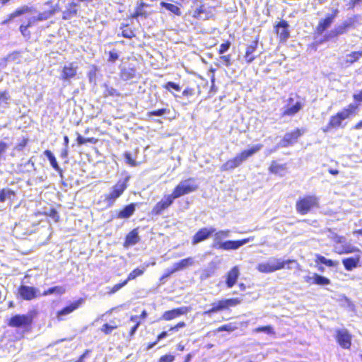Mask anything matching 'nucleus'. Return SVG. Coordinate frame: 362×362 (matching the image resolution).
<instances>
[{
  "instance_id": "f257e3e1",
  "label": "nucleus",
  "mask_w": 362,
  "mask_h": 362,
  "mask_svg": "<svg viewBox=\"0 0 362 362\" xmlns=\"http://www.w3.org/2000/svg\"><path fill=\"white\" fill-rule=\"evenodd\" d=\"M262 147L263 145L259 144L245 149L241 153L237 154L235 157L227 160L225 163H223L221 167V170L228 171L238 168L247 158L259 151Z\"/></svg>"
},
{
  "instance_id": "f03ea898",
  "label": "nucleus",
  "mask_w": 362,
  "mask_h": 362,
  "mask_svg": "<svg viewBox=\"0 0 362 362\" xmlns=\"http://www.w3.org/2000/svg\"><path fill=\"white\" fill-rule=\"evenodd\" d=\"M37 315V310H31L27 314L13 315L8 319L7 325L10 327L23 328L25 331L29 332L32 328L34 318Z\"/></svg>"
},
{
  "instance_id": "7ed1b4c3",
  "label": "nucleus",
  "mask_w": 362,
  "mask_h": 362,
  "mask_svg": "<svg viewBox=\"0 0 362 362\" xmlns=\"http://www.w3.org/2000/svg\"><path fill=\"white\" fill-rule=\"evenodd\" d=\"M356 107V105L350 104L347 107L337 112L335 115L332 116L328 124L322 128V131L328 132L331 129L341 127L342 122L349 118L354 113Z\"/></svg>"
},
{
  "instance_id": "20e7f679",
  "label": "nucleus",
  "mask_w": 362,
  "mask_h": 362,
  "mask_svg": "<svg viewBox=\"0 0 362 362\" xmlns=\"http://www.w3.org/2000/svg\"><path fill=\"white\" fill-rule=\"evenodd\" d=\"M48 8L42 12H40L35 17L30 18L27 23L24 24L28 28L31 27L38 21H42L52 17L54 13L60 11L59 4H54L53 1L49 0L45 3Z\"/></svg>"
},
{
  "instance_id": "39448f33",
  "label": "nucleus",
  "mask_w": 362,
  "mask_h": 362,
  "mask_svg": "<svg viewBox=\"0 0 362 362\" xmlns=\"http://www.w3.org/2000/svg\"><path fill=\"white\" fill-rule=\"evenodd\" d=\"M127 180L119 181L111 189V191L105 194L103 207L107 208L113 205L115 200L119 197L127 188Z\"/></svg>"
},
{
  "instance_id": "423d86ee",
  "label": "nucleus",
  "mask_w": 362,
  "mask_h": 362,
  "mask_svg": "<svg viewBox=\"0 0 362 362\" xmlns=\"http://www.w3.org/2000/svg\"><path fill=\"white\" fill-rule=\"evenodd\" d=\"M198 185L195 183L194 179L189 178L182 180L174 189L172 194L177 199L196 191Z\"/></svg>"
},
{
  "instance_id": "0eeeda50",
  "label": "nucleus",
  "mask_w": 362,
  "mask_h": 362,
  "mask_svg": "<svg viewBox=\"0 0 362 362\" xmlns=\"http://www.w3.org/2000/svg\"><path fill=\"white\" fill-rule=\"evenodd\" d=\"M318 206V198L315 196H308L300 199L296 203V210L301 214L308 213L313 208Z\"/></svg>"
},
{
  "instance_id": "6e6552de",
  "label": "nucleus",
  "mask_w": 362,
  "mask_h": 362,
  "mask_svg": "<svg viewBox=\"0 0 362 362\" xmlns=\"http://www.w3.org/2000/svg\"><path fill=\"white\" fill-rule=\"evenodd\" d=\"M17 291L20 298L24 300H32L40 296L39 290L33 286L20 285Z\"/></svg>"
},
{
  "instance_id": "1a4fd4ad",
  "label": "nucleus",
  "mask_w": 362,
  "mask_h": 362,
  "mask_svg": "<svg viewBox=\"0 0 362 362\" xmlns=\"http://www.w3.org/2000/svg\"><path fill=\"white\" fill-rule=\"evenodd\" d=\"M83 303V298H79L75 301H73L64 307L62 309L58 310L56 313L57 318L59 321H62L64 320V316L68 315L70 313H73L74 310H77Z\"/></svg>"
},
{
  "instance_id": "9d476101",
  "label": "nucleus",
  "mask_w": 362,
  "mask_h": 362,
  "mask_svg": "<svg viewBox=\"0 0 362 362\" xmlns=\"http://www.w3.org/2000/svg\"><path fill=\"white\" fill-rule=\"evenodd\" d=\"M78 66L74 62L65 64L61 71L60 79L63 81H69L74 78L77 74Z\"/></svg>"
},
{
  "instance_id": "9b49d317",
  "label": "nucleus",
  "mask_w": 362,
  "mask_h": 362,
  "mask_svg": "<svg viewBox=\"0 0 362 362\" xmlns=\"http://www.w3.org/2000/svg\"><path fill=\"white\" fill-rule=\"evenodd\" d=\"M88 0H72L66 7L62 13V18L68 20L77 14L81 3L87 2Z\"/></svg>"
},
{
  "instance_id": "f8f14e48",
  "label": "nucleus",
  "mask_w": 362,
  "mask_h": 362,
  "mask_svg": "<svg viewBox=\"0 0 362 362\" xmlns=\"http://www.w3.org/2000/svg\"><path fill=\"white\" fill-rule=\"evenodd\" d=\"M303 133L304 130L299 129H296L292 132L286 133L283 139L279 143V146L287 147L290 145H293Z\"/></svg>"
},
{
  "instance_id": "ddd939ff",
  "label": "nucleus",
  "mask_w": 362,
  "mask_h": 362,
  "mask_svg": "<svg viewBox=\"0 0 362 362\" xmlns=\"http://www.w3.org/2000/svg\"><path fill=\"white\" fill-rule=\"evenodd\" d=\"M190 308L182 306L163 313L160 319L166 321L174 320L181 315H186L190 311Z\"/></svg>"
},
{
  "instance_id": "4468645a",
  "label": "nucleus",
  "mask_w": 362,
  "mask_h": 362,
  "mask_svg": "<svg viewBox=\"0 0 362 362\" xmlns=\"http://www.w3.org/2000/svg\"><path fill=\"white\" fill-rule=\"evenodd\" d=\"M254 240V237H249L240 240H228L220 245V249L223 250H235L243 245Z\"/></svg>"
},
{
  "instance_id": "2eb2a0df",
  "label": "nucleus",
  "mask_w": 362,
  "mask_h": 362,
  "mask_svg": "<svg viewBox=\"0 0 362 362\" xmlns=\"http://www.w3.org/2000/svg\"><path fill=\"white\" fill-rule=\"evenodd\" d=\"M175 198L173 194L165 195L163 199L158 202L152 209V213L158 215L161 214L163 211L169 207L173 203Z\"/></svg>"
},
{
  "instance_id": "dca6fc26",
  "label": "nucleus",
  "mask_w": 362,
  "mask_h": 362,
  "mask_svg": "<svg viewBox=\"0 0 362 362\" xmlns=\"http://www.w3.org/2000/svg\"><path fill=\"white\" fill-rule=\"evenodd\" d=\"M175 198L173 194L165 195L163 199L158 202L152 209V213L158 215L161 214L163 211L169 207L173 203Z\"/></svg>"
},
{
  "instance_id": "f3484780",
  "label": "nucleus",
  "mask_w": 362,
  "mask_h": 362,
  "mask_svg": "<svg viewBox=\"0 0 362 362\" xmlns=\"http://www.w3.org/2000/svg\"><path fill=\"white\" fill-rule=\"evenodd\" d=\"M175 198L173 194L165 195L163 199L158 202L152 209V213L158 215L161 214L163 211L169 207L173 203Z\"/></svg>"
},
{
  "instance_id": "a211bd4d",
  "label": "nucleus",
  "mask_w": 362,
  "mask_h": 362,
  "mask_svg": "<svg viewBox=\"0 0 362 362\" xmlns=\"http://www.w3.org/2000/svg\"><path fill=\"white\" fill-rule=\"evenodd\" d=\"M215 231H216V228H214L213 227L201 228L194 235L193 239H192V244L197 245V243L206 240Z\"/></svg>"
},
{
  "instance_id": "6ab92c4d",
  "label": "nucleus",
  "mask_w": 362,
  "mask_h": 362,
  "mask_svg": "<svg viewBox=\"0 0 362 362\" xmlns=\"http://www.w3.org/2000/svg\"><path fill=\"white\" fill-rule=\"evenodd\" d=\"M334 252L339 255L349 254L354 252L361 253V251L359 250V248L353 246L350 244H348L346 243V240H345V243L334 245Z\"/></svg>"
},
{
  "instance_id": "aec40b11",
  "label": "nucleus",
  "mask_w": 362,
  "mask_h": 362,
  "mask_svg": "<svg viewBox=\"0 0 362 362\" xmlns=\"http://www.w3.org/2000/svg\"><path fill=\"white\" fill-rule=\"evenodd\" d=\"M275 30L280 41L285 42L289 37L288 24L285 21H281L275 26Z\"/></svg>"
},
{
  "instance_id": "412c9836",
  "label": "nucleus",
  "mask_w": 362,
  "mask_h": 362,
  "mask_svg": "<svg viewBox=\"0 0 362 362\" xmlns=\"http://www.w3.org/2000/svg\"><path fill=\"white\" fill-rule=\"evenodd\" d=\"M352 23L351 21H344L343 23L335 26L326 36L327 39H330L346 33L349 28L351 27Z\"/></svg>"
},
{
  "instance_id": "4be33fe9",
  "label": "nucleus",
  "mask_w": 362,
  "mask_h": 362,
  "mask_svg": "<svg viewBox=\"0 0 362 362\" xmlns=\"http://www.w3.org/2000/svg\"><path fill=\"white\" fill-rule=\"evenodd\" d=\"M351 335L346 329L337 331V340L341 347L349 349L351 346Z\"/></svg>"
},
{
  "instance_id": "5701e85b",
  "label": "nucleus",
  "mask_w": 362,
  "mask_h": 362,
  "mask_svg": "<svg viewBox=\"0 0 362 362\" xmlns=\"http://www.w3.org/2000/svg\"><path fill=\"white\" fill-rule=\"evenodd\" d=\"M338 13L337 10H335L334 13L326 17V18L321 20L319 22V24L317 28V30L319 33H322L327 28H328L332 22L334 21V19L337 16V14Z\"/></svg>"
},
{
  "instance_id": "b1692460",
  "label": "nucleus",
  "mask_w": 362,
  "mask_h": 362,
  "mask_svg": "<svg viewBox=\"0 0 362 362\" xmlns=\"http://www.w3.org/2000/svg\"><path fill=\"white\" fill-rule=\"evenodd\" d=\"M240 275L239 269L237 266L233 267L226 274V285L228 288H232L236 283Z\"/></svg>"
},
{
  "instance_id": "393cba45",
  "label": "nucleus",
  "mask_w": 362,
  "mask_h": 362,
  "mask_svg": "<svg viewBox=\"0 0 362 362\" xmlns=\"http://www.w3.org/2000/svg\"><path fill=\"white\" fill-rule=\"evenodd\" d=\"M194 263V259L192 257H188L180 260L178 262H176L173 264V269L170 271V274L176 272L177 271H180L185 269Z\"/></svg>"
},
{
  "instance_id": "a878e982",
  "label": "nucleus",
  "mask_w": 362,
  "mask_h": 362,
  "mask_svg": "<svg viewBox=\"0 0 362 362\" xmlns=\"http://www.w3.org/2000/svg\"><path fill=\"white\" fill-rule=\"evenodd\" d=\"M271 265L274 272L280 270L281 269H284L286 266V264L292 262L291 260H282L279 258L276 257H272L267 260Z\"/></svg>"
},
{
  "instance_id": "bb28decb",
  "label": "nucleus",
  "mask_w": 362,
  "mask_h": 362,
  "mask_svg": "<svg viewBox=\"0 0 362 362\" xmlns=\"http://www.w3.org/2000/svg\"><path fill=\"white\" fill-rule=\"evenodd\" d=\"M361 258L360 255H356L354 257L345 258L342 260V263L347 271H351L358 267Z\"/></svg>"
},
{
  "instance_id": "cd10ccee",
  "label": "nucleus",
  "mask_w": 362,
  "mask_h": 362,
  "mask_svg": "<svg viewBox=\"0 0 362 362\" xmlns=\"http://www.w3.org/2000/svg\"><path fill=\"white\" fill-rule=\"evenodd\" d=\"M230 231L229 230H221L215 231L214 233V247H218L220 249V245L223 243L222 240L228 237Z\"/></svg>"
},
{
  "instance_id": "c85d7f7f",
  "label": "nucleus",
  "mask_w": 362,
  "mask_h": 362,
  "mask_svg": "<svg viewBox=\"0 0 362 362\" xmlns=\"http://www.w3.org/2000/svg\"><path fill=\"white\" fill-rule=\"evenodd\" d=\"M16 195L14 190L10 188H3L0 189V203H4L6 200L12 202Z\"/></svg>"
},
{
  "instance_id": "c756f323",
  "label": "nucleus",
  "mask_w": 362,
  "mask_h": 362,
  "mask_svg": "<svg viewBox=\"0 0 362 362\" xmlns=\"http://www.w3.org/2000/svg\"><path fill=\"white\" fill-rule=\"evenodd\" d=\"M44 154L47 158V159L49 160V161L50 163V165L52 167V168L55 171L59 173L60 175H62V172H63L62 169L59 167V165L58 164V162L57 160V158L54 156V154L52 153V151L50 150L47 149V150H45L44 151Z\"/></svg>"
},
{
  "instance_id": "7c9ffc66",
  "label": "nucleus",
  "mask_w": 362,
  "mask_h": 362,
  "mask_svg": "<svg viewBox=\"0 0 362 362\" xmlns=\"http://www.w3.org/2000/svg\"><path fill=\"white\" fill-rule=\"evenodd\" d=\"M140 238L136 229H134L132 230L126 237V240L124 243V247H129L136 245Z\"/></svg>"
},
{
  "instance_id": "2f4dec72",
  "label": "nucleus",
  "mask_w": 362,
  "mask_h": 362,
  "mask_svg": "<svg viewBox=\"0 0 362 362\" xmlns=\"http://www.w3.org/2000/svg\"><path fill=\"white\" fill-rule=\"evenodd\" d=\"M257 46V42L254 41L251 45L247 47L245 54L244 56L245 60L247 63H251L254 59L255 57L252 55Z\"/></svg>"
},
{
  "instance_id": "473e14b6",
  "label": "nucleus",
  "mask_w": 362,
  "mask_h": 362,
  "mask_svg": "<svg viewBox=\"0 0 362 362\" xmlns=\"http://www.w3.org/2000/svg\"><path fill=\"white\" fill-rule=\"evenodd\" d=\"M66 292V288L64 286H54L45 290L42 295L44 296L52 294L62 295Z\"/></svg>"
},
{
  "instance_id": "72a5a7b5",
  "label": "nucleus",
  "mask_w": 362,
  "mask_h": 362,
  "mask_svg": "<svg viewBox=\"0 0 362 362\" xmlns=\"http://www.w3.org/2000/svg\"><path fill=\"white\" fill-rule=\"evenodd\" d=\"M212 308L204 313V315H209L211 313H218L219 311H221L223 310H226V304L224 302V300H221L217 302H214L211 304Z\"/></svg>"
},
{
  "instance_id": "f704fd0d",
  "label": "nucleus",
  "mask_w": 362,
  "mask_h": 362,
  "mask_svg": "<svg viewBox=\"0 0 362 362\" xmlns=\"http://www.w3.org/2000/svg\"><path fill=\"white\" fill-rule=\"evenodd\" d=\"M286 165L284 164H279L275 161H273L269 168L270 173L273 174H278L281 176L284 175Z\"/></svg>"
},
{
  "instance_id": "c9c22d12",
  "label": "nucleus",
  "mask_w": 362,
  "mask_h": 362,
  "mask_svg": "<svg viewBox=\"0 0 362 362\" xmlns=\"http://www.w3.org/2000/svg\"><path fill=\"white\" fill-rule=\"evenodd\" d=\"M135 211V205L131 204L125 206L122 211H119L118 217L121 218H127L130 217Z\"/></svg>"
},
{
  "instance_id": "e433bc0d",
  "label": "nucleus",
  "mask_w": 362,
  "mask_h": 362,
  "mask_svg": "<svg viewBox=\"0 0 362 362\" xmlns=\"http://www.w3.org/2000/svg\"><path fill=\"white\" fill-rule=\"evenodd\" d=\"M313 284L317 285H329L330 284V280L325 276H320L317 274H313Z\"/></svg>"
},
{
  "instance_id": "4c0bfd02",
  "label": "nucleus",
  "mask_w": 362,
  "mask_h": 362,
  "mask_svg": "<svg viewBox=\"0 0 362 362\" xmlns=\"http://www.w3.org/2000/svg\"><path fill=\"white\" fill-rule=\"evenodd\" d=\"M160 5L163 7L165 8L169 11L172 12L173 13H174V14H175L177 16H180L181 15L180 9L176 5H174V4H170V3H166V2H164V1H162L160 3Z\"/></svg>"
},
{
  "instance_id": "58836bf2",
  "label": "nucleus",
  "mask_w": 362,
  "mask_h": 362,
  "mask_svg": "<svg viewBox=\"0 0 362 362\" xmlns=\"http://www.w3.org/2000/svg\"><path fill=\"white\" fill-rule=\"evenodd\" d=\"M301 104L297 102L295 105L291 107H288L284 112V115H293L296 114L301 109Z\"/></svg>"
},
{
  "instance_id": "ea45409f",
  "label": "nucleus",
  "mask_w": 362,
  "mask_h": 362,
  "mask_svg": "<svg viewBox=\"0 0 362 362\" xmlns=\"http://www.w3.org/2000/svg\"><path fill=\"white\" fill-rule=\"evenodd\" d=\"M257 269L261 273L274 272L268 261L258 264L257 266Z\"/></svg>"
},
{
  "instance_id": "a19ab883",
  "label": "nucleus",
  "mask_w": 362,
  "mask_h": 362,
  "mask_svg": "<svg viewBox=\"0 0 362 362\" xmlns=\"http://www.w3.org/2000/svg\"><path fill=\"white\" fill-rule=\"evenodd\" d=\"M362 56V51L353 52L351 54L346 56V62L349 64H353L359 59V58Z\"/></svg>"
},
{
  "instance_id": "79ce46f5",
  "label": "nucleus",
  "mask_w": 362,
  "mask_h": 362,
  "mask_svg": "<svg viewBox=\"0 0 362 362\" xmlns=\"http://www.w3.org/2000/svg\"><path fill=\"white\" fill-rule=\"evenodd\" d=\"M146 6H147V5L143 1H141L137 6L135 13L132 15V18H136L139 16H146V13L143 11V8Z\"/></svg>"
},
{
  "instance_id": "37998d69",
  "label": "nucleus",
  "mask_w": 362,
  "mask_h": 362,
  "mask_svg": "<svg viewBox=\"0 0 362 362\" xmlns=\"http://www.w3.org/2000/svg\"><path fill=\"white\" fill-rule=\"evenodd\" d=\"M236 329H237V326L234 323H228L227 325H224L223 326L218 327L215 332H221L223 331H226L228 332H233L234 330H235Z\"/></svg>"
},
{
  "instance_id": "c03bdc74",
  "label": "nucleus",
  "mask_w": 362,
  "mask_h": 362,
  "mask_svg": "<svg viewBox=\"0 0 362 362\" xmlns=\"http://www.w3.org/2000/svg\"><path fill=\"white\" fill-rule=\"evenodd\" d=\"M144 270H145L144 268H143V269L136 268V269H134L129 274L127 279L125 281H127V282H128L129 281L136 279L137 276H141L144 274Z\"/></svg>"
},
{
  "instance_id": "a18cd8bd",
  "label": "nucleus",
  "mask_w": 362,
  "mask_h": 362,
  "mask_svg": "<svg viewBox=\"0 0 362 362\" xmlns=\"http://www.w3.org/2000/svg\"><path fill=\"white\" fill-rule=\"evenodd\" d=\"M43 215L52 218L55 223H57L59 221V216L54 208H51L48 212H44Z\"/></svg>"
},
{
  "instance_id": "49530a36",
  "label": "nucleus",
  "mask_w": 362,
  "mask_h": 362,
  "mask_svg": "<svg viewBox=\"0 0 362 362\" xmlns=\"http://www.w3.org/2000/svg\"><path fill=\"white\" fill-rule=\"evenodd\" d=\"M223 300L226 304V309H228L229 307L235 306L242 302V300L239 298H230Z\"/></svg>"
},
{
  "instance_id": "de8ad7c7",
  "label": "nucleus",
  "mask_w": 362,
  "mask_h": 362,
  "mask_svg": "<svg viewBox=\"0 0 362 362\" xmlns=\"http://www.w3.org/2000/svg\"><path fill=\"white\" fill-rule=\"evenodd\" d=\"M10 99L9 93L7 90L0 92V105H8V101Z\"/></svg>"
},
{
  "instance_id": "09e8293b",
  "label": "nucleus",
  "mask_w": 362,
  "mask_h": 362,
  "mask_svg": "<svg viewBox=\"0 0 362 362\" xmlns=\"http://www.w3.org/2000/svg\"><path fill=\"white\" fill-rule=\"evenodd\" d=\"M30 8L27 6H22L16 9L11 14V17L14 18L18 16H21L28 11H29Z\"/></svg>"
},
{
  "instance_id": "8fccbe9b",
  "label": "nucleus",
  "mask_w": 362,
  "mask_h": 362,
  "mask_svg": "<svg viewBox=\"0 0 362 362\" xmlns=\"http://www.w3.org/2000/svg\"><path fill=\"white\" fill-rule=\"evenodd\" d=\"M117 327V325H116L115 322L110 323V324H105L103 327L102 330L106 333L109 334L111 333L112 330L116 329Z\"/></svg>"
},
{
  "instance_id": "3c124183",
  "label": "nucleus",
  "mask_w": 362,
  "mask_h": 362,
  "mask_svg": "<svg viewBox=\"0 0 362 362\" xmlns=\"http://www.w3.org/2000/svg\"><path fill=\"white\" fill-rule=\"evenodd\" d=\"M255 332H266L269 334H274L273 328L271 326L259 327L255 329Z\"/></svg>"
},
{
  "instance_id": "603ef678",
  "label": "nucleus",
  "mask_w": 362,
  "mask_h": 362,
  "mask_svg": "<svg viewBox=\"0 0 362 362\" xmlns=\"http://www.w3.org/2000/svg\"><path fill=\"white\" fill-rule=\"evenodd\" d=\"M330 238L334 242V245L345 243L346 238L343 236H339L337 234H332Z\"/></svg>"
},
{
  "instance_id": "864d4df0",
  "label": "nucleus",
  "mask_w": 362,
  "mask_h": 362,
  "mask_svg": "<svg viewBox=\"0 0 362 362\" xmlns=\"http://www.w3.org/2000/svg\"><path fill=\"white\" fill-rule=\"evenodd\" d=\"M139 317L138 316H132L131 317V321L136 322V325L131 329L130 334L134 335L136 332L137 328L139 327L140 325V322L138 321Z\"/></svg>"
},
{
  "instance_id": "5fc2aeb1",
  "label": "nucleus",
  "mask_w": 362,
  "mask_h": 362,
  "mask_svg": "<svg viewBox=\"0 0 362 362\" xmlns=\"http://www.w3.org/2000/svg\"><path fill=\"white\" fill-rule=\"evenodd\" d=\"M168 112H169V110H168L166 108H162V109H160V110H158L149 112L148 114L150 116H151V115L162 116L164 114H166V113H168Z\"/></svg>"
},
{
  "instance_id": "6e6d98bb",
  "label": "nucleus",
  "mask_w": 362,
  "mask_h": 362,
  "mask_svg": "<svg viewBox=\"0 0 362 362\" xmlns=\"http://www.w3.org/2000/svg\"><path fill=\"white\" fill-rule=\"evenodd\" d=\"M168 332H161L158 336L156 341H155L153 344L149 345L148 346V349H150L153 348L158 343V341H159L160 340L165 338L166 337H168Z\"/></svg>"
},
{
  "instance_id": "4d7b16f0",
  "label": "nucleus",
  "mask_w": 362,
  "mask_h": 362,
  "mask_svg": "<svg viewBox=\"0 0 362 362\" xmlns=\"http://www.w3.org/2000/svg\"><path fill=\"white\" fill-rule=\"evenodd\" d=\"M127 284V281H124L121 284H115L111 289V291L109 292L110 293H114L119 291L120 288H122L124 286H125Z\"/></svg>"
},
{
  "instance_id": "13d9d810",
  "label": "nucleus",
  "mask_w": 362,
  "mask_h": 362,
  "mask_svg": "<svg viewBox=\"0 0 362 362\" xmlns=\"http://www.w3.org/2000/svg\"><path fill=\"white\" fill-rule=\"evenodd\" d=\"M165 88H166L167 90H170V88H173L175 89V90H177L179 91L180 90V87L179 86V85L173 83V82H168L165 85Z\"/></svg>"
},
{
  "instance_id": "bf43d9fd",
  "label": "nucleus",
  "mask_w": 362,
  "mask_h": 362,
  "mask_svg": "<svg viewBox=\"0 0 362 362\" xmlns=\"http://www.w3.org/2000/svg\"><path fill=\"white\" fill-rule=\"evenodd\" d=\"M89 141H90V139H85L81 135L78 134V136L76 138V143L78 145L81 146V145L84 144Z\"/></svg>"
},
{
  "instance_id": "052dcab7",
  "label": "nucleus",
  "mask_w": 362,
  "mask_h": 362,
  "mask_svg": "<svg viewBox=\"0 0 362 362\" xmlns=\"http://www.w3.org/2000/svg\"><path fill=\"white\" fill-rule=\"evenodd\" d=\"M220 61L223 64H225L226 66H228L230 65V55L221 56L220 57Z\"/></svg>"
},
{
  "instance_id": "680f3d73",
  "label": "nucleus",
  "mask_w": 362,
  "mask_h": 362,
  "mask_svg": "<svg viewBox=\"0 0 362 362\" xmlns=\"http://www.w3.org/2000/svg\"><path fill=\"white\" fill-rule=\"evenodd\" d=\"M8 148V144L1 141H0V159L2 158L3 154L6 152Z\"/></svg>"
},
{
  "instance_id": "e2e57ef3",
  "label": "nucleus",
  "mask_w": 362,
  "mask_h": 362,
  "mask_svg": "<svg viewBox=\"0 0 362 362\" xmlns=\"http://www.w3.org/2000/svg\"><path fill=\"white\" fill-rule=\"evenodd\" d=\"M175 359L174 356L168 354L162 356L160 359V362H173Z\"/></svg>"
},
{
  "instance_id": "0e129e2a",
  "label": "nucleus",
  "mask_w": 362,
  "mask_h": 362,
  "mask_svg": "<svg viewBox=\"0 0 362 362\" xmlns=\"http://www.w3.org/2000/svg\"><path fill=\"white\" fill-rule=\"evenodd\" d=\"M186 324L184 322H180L176 325L171 327L168 332L177 331L179 329L185 327Z\"/></svg>"
},
{
  "instance_id": "69168bd1",
  "label": "nucleus",
  "mask_w": 362,
  "mask_h": 362,
  "mask_svg": "<svg viewBox=\"0 0 362 362\" xmlns=\"http://www.w3.org/2000/svg\"><path fill=\"white\" fill-rule=\"evenodd\" d=\"M28 139L27 138H23L18 144V146H17V148L18 150H22L28 144Z\"/></svg>"
},
{
  "instance_id": "338daca9",
  "label": "nucleus",
  "mask_w": 362,
  "mask_h": 362,
  "mask_svg": "<svg viewBox=\"0 0 362 362\" xmlns=\"http://www.w3.org/2000/svg\"><path fill=\"white\" fill-rule=\"evenodd\" d=\"M230 45V42L222 43L220 45L219 53L220 54L225 53L229 49Z\"/></svg>"
},
{
  "instance_id": "774afa93",
  "label": "nucleus",
  "mask_w": 362,
  "mask_h": 362,
  "mask_svg": "<svg viewBox=\"0 0 362 362\" xmlns=\"http://www.w3.org/2000/svg\"><path fill=\"white\" fill-rule=\"evenodd\" d=\"M28 28L24 25H21L19 30L23 36H29L30 33L28 31Z\"/></svg>"
}]
</instances>
